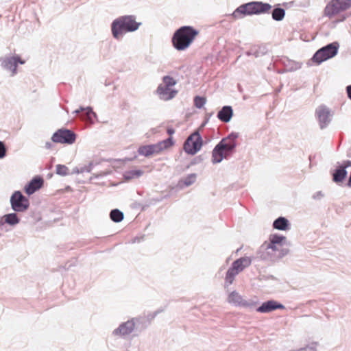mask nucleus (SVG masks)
<instances>
[{
    "label": "nucleus",
    "instance_id": "f257e3e1",
    "mask_svg": "<svg viewBox=\"0 0 351 351\" xmlns=\"http://www.w3.org/2000/svg\"><path fill=\"white\" fill-rule=\"evenodd\" d=\"M198 34L199 31L191 26L181 27L175 32L172 37V45L178 51L186 50Z\"/></svg>",
    "mask_w": 351,
    "mask_h": 351
},
{
    "label": "nucleus",
    "instance_id": "f03ea898",
    "mask_svg": "<svg viewBox=\"0 0 351 351\" xmlns=\"http://www.w3.org/2000/svg\"><path fill=\"white\" fill-rule=\"evenodd\" d=\"M141 23L136 21L134 16H123L115 19L111 26L113 36L119 39L123 34L136 30Z\"/></svg>",
    "mask_w": 351,
    "mask_h": 351
},
{
    "label": "nucleus",
    "instance_id": "7ed1b4c3",
    "mask_svg": "<svg viewBox=\"0 0 351 351\" xmlns=\"http://www.w3.org/2000/svg\"><path fill=\"white\" fill-rule=\"evenodd\" d=\"M237 136L231 134L223 138L214 148L212 154L213 163L220 162L223 158L228 156L236 146Z\"/></svg>",
    "mask_w": 351,
    "mask_h": 351
},
{
    "label": "nucleus",
    "instance_id": "20e7f679",
    "mask_svg": "<svg viewBox=\"0 0 351 351\" xmlns=\"http://www.w3.org/2000/svg\"><path fill=\"white\" fill-rule=\"evenodd\" d=\"M271 8V6L268 3L253 1L240 5L233 12L232 16L237 19L245 15L259 14L269 12Z\"/></svg>",
    "mask_w": 351,
    "mask_h": 351
},
{
    "label": "nucleus",
    "instance_id": "39448f33",
    "mask_svg": "<svg viewBox=\"0 0 351 351\" xmlns=\"http://www.w3.org/2000/svg\"><path fill=\"white\" fill-rule=\"evenodd\" d=\"M173 145L174 142L173 138L169 137L167 139L160 141L156 144L141 146L138 149V152L140 155L145 157H150L160 154L164 150L171 147Z\"/></svg>",
    "mask_w": 351,
    "mask_h": 351
},
{
    "label": "nucleus",
    "instance_id": "423d86ee",
    "mask_svg": "<svg viewBox=\"0 0 351 351\" xmlns=\"http://www.w3.org/2000/svg\"><path fill=\"white\" fill-rule=\"evenodd\" d=\"M351 8V0H330L323 11V15L332 19Z\"/></svg>",
    "mask_w": 351,
    "mask_h": 351
},
{
    "label": "nucleus",
    "instance_id": "0eeeda50",
    "mask_svg": "<svg viewBox=\"0 0 351 351\" xmlns=\"http://www.w3.org/2000/svg\"><path fill=\"white\" fill-rule=\"evenodd\" d=\"M203 141L199 133L196 131L191 134L184 143V150L189 154L194 155L202 147Z\"/></svg>",
    "mask_w": 351,
    "mask_h": 351
},
{
    "label": "nucleus",
    "instance_id": "6e6552de",
    "mask_svg": "<svg viewBox=\"0 0 351 351\" xmlns=\"http://www.w3.org/2000/svg\"><path fill=\"white\" fill-rule=\"evenodd\" d=\"M339 45L333 43L319 49L313 56V60L317 63H321L329 58L334 57L338 50Z\"/></svg>",
    "mask_w": 351,
    "mask_h": 351
},
{
    "label": "nucleus",
    "instance_id": "1a4fd4ad",
    "mask_svg": "<svg viewBox=\"0 0 351 351\" xmlns=\"http://www.w3.org/2000/svg\"><path fill=\"white\" fill-rule=\"evenodd\" d=\"M12 209L16 212H24L29 205V200L20 191H15L10 198Z\"/></svg>",
    "mask_w": 351,
    "mask_h": 351
},
{
    "label": "nucleus",
    "instance_id": "9d476101",
    "mask_svg": "<svg viewBox=\"0 0 351 351\" xmlns=\"http://www.w3.org/2000/svg\"><path fill=\"white\" fill-rule=\"evenodd\" d=\"M51 140L56 143L72 144L75 141V134L67 129H60L52 136Z\"/></svg>",
    "mask_w": 351,
    "mask_h": 351
},
{
    "label": "nucleus",
    "instance_id": "9b49d317",
    "mask_svg": "<svg viewBox=\"0 0 351 351\" xmlns=\"http://www.w3.org/2000/svg\"><path fill=\"white\" fill-rule=\"evenodd\" d=\"M285 237L278 234H271L269 237V243L267 245V248L271 249L273 251H279L282 250L284 245Z\"/></svg>",
    "mask_w": 351,
    "mask_h": 351
},
{
    "label": "nucleus",
    "instance_id": "f8f14e48",
    "mask_svg": "<svg viewBox=\"0 0 351 351\" xmlns=\"http://www.w3.org/2000/svg\"><path fill=\"white\" fill-rule=\"evenodd\" d=\"M160 99L163 100H169L173 98L177 94V91L172 90L171 86H167L163 84H160L156 90Z\"/></svg>",
    "mask_w": 351,
    "mask_h": 351
},
{
    "label": "nucleus",
    "instance_id": "ddd939ff",
    "mask_svg": "<svg viewBox=\"0 0 351 351\" xmlns=\"http://www.w3.org/2000/svg\"><path fill=\"white\" fill-rule=\"evenodd\" d=\"M44 180L41 177H34L24 188L25 193L30 195L43 186Z\"/></svg>",
    "mask_w": 351,
    "mask_h": 351
},
{
    "label": "nucleus",
    "instance_id": "4468645a",
    "mask_svg": "<svg viewBox=\"0 0 351 351\" xmlns=\"http://www.w3.org/2000/svg\"><path fill=\"white\" fill-rule=\"evenodd\" d=\"M228 302L238 306L249 307L251 306V304L249 302L244 300L242 295L234 291L229 294L228 297Z\"/></svg>",
    "mask_w": 351,
    "mask_h": 351
},
{
    "label": "nucleus",
    "instance_id": "2eb2a0df",
    "mask_svg": "<svg viewBox=\"0 0 351 351\" xmlns=\"http://www.w3.org/2000/svg\"><path fill=\"white\" fill-rule=\"evenodd\" d=\"M349 167H351V161L347 160L343 162V164L340 165L333 173V180L335 182H342L347 175L346 169Z\"/></svg>",
    "mask_w": 351,
    "mask_h": 351
},
{
    "label": "nucleus",
    "instance_id": "dca6fc26",
    "mask_svg": "<svg viewBox=\"0 0 351 351\" xmlns=\"http://www.w3.org/2000/svg\"><path fill=\"white\" fill-rule=\"evenodd\" d=\"M284 306L282 304L278 303L274 300H269L261 304L256 311L261 313H266L271 312L278 308H283Z\"/></svg>",
    "mask_w": 351,
    "mask_h": 351
},
{
    "label": "nucleus",
    "instance_id": "f3484780",
    "mask_svg": "<svg viewBox=\"0 0 351 351\" xmlns=\"http://www.w3.org/2000/svg\"><path fill=\"white\" fill-rule=\"evenodd\" d=\"M18 63L24 64L25 61L21 60L19 56H14L5 58L3 62V65L5 68L12 71V73H15Z\"/></svg>",
    "mask_w": 351,
    "mask_h": 351
},
{
    "label": "nucleus",
    "instance_id": "a211bd4d",
    "mask_svg": "<svg viewBox=\"0 0 351 351\" xmlns=\"http://www.w3.org/2000/svg\"><path fill=\"white\" fill-rule=\"evenodd\" d=\"M135 324L133 321H128L121 324L114 330L116 335H126L131 333L134 329Z\"/></svg>",
    "mask_w": 351,
    "mask_h": 351
},
{
    "label": "nucleus",
    "instance_id": "6ab92c4d",
    "mask_svg": "<svg viewBox=\"0 0 351 351\" xmlns=\"http://www.w3.org/2000/svg\"><path fill=\"white\" fill-rule=\"evenodd\" d=\"M252 263L251 258L242 257L233 262L232 267L234 269L241 272L245 268L249 267Z\"/></svg>",
    "mask_w": 351,
    "mask_h": 351
},
{
    "label": "nucleus",
    "instance_id": "aec40b11",
    "mask_svg": "<svg viewBox=\"0 0 351 351\" xmlns=\"http://www.w3.org/2000/svg\"><path fill=\"white\" fill-rule=\"evenodd\" d=\"M233 114L232 109L230 106H223L222 109L218 112V119L224 122L227 123L230 121Z\"/></svg>",
    "mask_w": 351,
    "mask_h": 351
},
{
    "label": "nucleus",
    "instance_id": "412c9836",
    "mask_svg": "<svg viewBox=\"0 0 351 351\" xmlns=\"http://www.w3.org/2000/svg\"><path fill=\"white\" fill-rule=\"evenodd\" d=\"M316 114L321 123L326 124L328 122L330 111L326 106H321L316 110Z\"/></svg>",
    "mask_w": 351,
    "mask_h": 351
},
{
    "label": "nucleus",
    "instance_id": "4be33fe9",
    "mask_svg": "<svg viewBox=\"0 0 351 351\" xmlns=\"http://www.w3.org/2000/svg\"><path fill=\"white\" fill-rule=\"evenodd\" d=\"M240 272L236 269H234L232 267H231L230 268H229V269L228 270L227 273H226V282L228 284V285H231L232 284L234 280V278L237 275H238Z\"/></svg>",
    "mask_w": 351,
    "mask_h": 351
},
{
    "label": "nucleus",
    "instance_id": "5701e85b",
    "mask_svg": "<svg viewBox=\"0 0 351 351\" xmlns=\"http://www.w3.org/2000/svg\"><path fill=\"white\" fill-rule=\"evenodd\" d=\"M110 219L114 222H120L123 219V214L118 209L112 210L110 213Z\"/></svg>",
    "mask_w": 351,
    "mask_h": 351
},
{
    "label": "nucleus",
    "instance_id": "b1692460",
    "mask_svg": "<svg viewBox=\"0 0 351 351\" xmlns=\"http://www.w3.org/2000/svg\"><path fill=\"white\" fill-rule=\"evenodd\" d=\"M5 222L10 224V225H15L19 223V219L15 213H10L4 215L3 217Z\"/></svg>",
    "mask_w": 351,
    "mask_h": 351
},
{
    "label": "nucleus",
    "instance_id": "393cba45",
    "mask_svg": "<svg viewBox=\"0 0 351 351\" xmlns=\"http://www.w3.org/2000/svg\"><path fill=\"white\" fill-rule=\"evenodd\" d=\"M285 16V11L281 8H276L272 12V17L276 21H280Z\"/></svg>",
    "mask_w": 351,
    "mask_h": 351
},
{
    "label": "nucleus",
    "instance_id": "a878e982",
    "mask_svg": "<svg viewBox=\"0 0 351 351\" xmlns=\"http://www.w3.org/2000/svg\"><path fill=\"white\" fill-rule=\"evenodd\" d=\"M274 228L278 230H285V218L280 217L274 222Z\"/></svg>",
    "mask_w": 351,
    "mask_h": 351
},
{
    "label": "nucleus",
    "instance_id": "bb28decb",
    "mask_svg": "<svg viewBox=\"0 0 351 351\" xmlns=\"http://www.w3.org/2000/svg\"><path fill=\"white\" fill-rule=\"evenodd\" d=\"M196 180V176L195 174H190L187 176L186 178H184L183 180H181V182L184 186H190L191 184H193L195 182Z\"/></svg>",
    "mask_w": 351,
    "mask_h": 351
},
{
    "label": "nucleus",
    "instance_id": "cd10ccee",
    "mask_svg": "<svg viewBox=\"0 0 351 351\" xmlns=\"http://www.w3.org/2000/svg\"><path fill=\"white\" fill-rule=\"evenodd\" d=\"M56 173L60 176H66L69 173V169L62 165L56 166Z\"/></svg>",
    "mask_w": 351,
    "mask_h": 351
},
{
    "label": "nucleus",
    "instance_id": "c85d7f7f",
    "mask_svg": "<svg viewBox=\"0 0 351 351\" xmlns=\"http://www.w3.org/2000/svg\"><path fill=\"white\" fill-rule=\"evenodd\" d=\"M176 80L170 76H165L162 79V83L167 86H173L176 84Z\"/></svg>",
    "mask_w": 351,
    "mask_h": 351
},
{
    "label": "nucleus",
    "instance_id": "c756f323",
    "mask_svg": "<svg viewBox=\"0 0 351 351\" xmlns=\"http://www.w3.org/2000/svg\"><path fill=\"white\" fill-rule=\"evenodd\" d=\"M205 103L206 99L204 97L196 96L194 99L195 106L198 108H201L205 104Z\"/></svg>",
    "mask_w": 351,
    "mask_h": 351
},
{
    "label": "nucleus",
    "instance_id": "7c9ffc66",
    "mask_svg": "<svg viewBox=\"0 0 351 351\" xmlns=\"http://www.w3.org/2000/svg\"><path fill=\"white\" fill-rule=\"evenodd\" d=\"M143 171L141 170H132L128 172L130 178L138 177L141 176Z\"/></svg>",
    "mask_w": 351,
    "mask_h": 351
},
{
    "label": "nucleus",
    "instance_id": "2f4dec72",
    "mask_svg": "<svg viewBox=\"0 0 351 351\" xmlns=\"http://www.w3.org/2000/svg\"><path fill=\"white\" fill-rule=\"evenodd\" d=\"M86 111V114L87 116V119L90 121L92 120L93 117H95V112L92 110L91 108H88L84 110Z\"/></svg>",
    "mask_w": 351,
    "mask_h": 351
},
{
    "label": "nucleus",
    "instance_id": "473e14b6",
    "mask_svg": "<svg viewBox=\"0 0 351 351\" xmlns=\"http://www.w3.org/2000/svg\"><path fill=\"white\" fill-rule=\"evenodd\" d=\"M5 147L3 142L0 141V158H3L5 156Z\"/></svg>",
    "mask_w": 351,
    "mask_h": 351
},
{
    "label": "nucleus",
    "instance_id": "72a5a7b5",
    "mask_svg": "<svg viewBox=\"0 0 351 351\" xmlns=\"http://www.w3.org/2000/svg\"><path fill=\"white\" fill-rule=\"evenodd\" d=\"M167 134L171 137V136L175 133V130L172 128H168L167 130Z\"/></svg>",
    "mask_w": 351,
    "mask_h": 351
},
{
    "label": "nucleus",
    "instance_id": "f704fd0d",
    "mask_svg": "<svg viewBox=\"0 0 351 351\" xmlns=\"http://www.w3.org/2000/svg\"><path fill=\"white\" fill-rule=\"evenodd\" d=\"M346 90L348 97L351 99V85L347 86Z\"/></svg>",
    "mask_w": 351,
    "mask_h": 351
},
{
    "label": "nucleus",
    "instance_id": "c9c22d12",
    "mask_svg": "<svg viewBox=\"0 0 351 351\" xmlns=\"http://www.w3.org/2000/svg\"><path fill=\"white\" fill-rule=\"evenodd\" d=\"M286 226H287V229L288 228V224L287 223L286 224Z\"/></svg>",
    "mask_w": 351,
    "mask_h": 351
}]
</instances>
